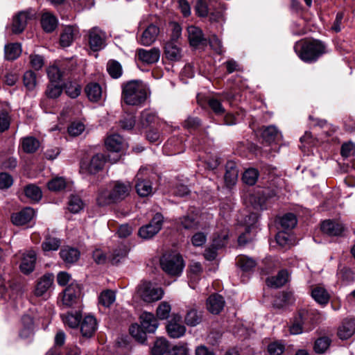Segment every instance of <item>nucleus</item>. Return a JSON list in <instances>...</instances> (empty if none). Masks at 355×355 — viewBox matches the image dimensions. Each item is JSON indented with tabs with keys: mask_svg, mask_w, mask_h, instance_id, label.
Instances as JSON below:
<instances>
[{
	"mask_svg": "<svg viewBox=\"0 0 355 355\" xmlns=\"http://www.w3.org/2000/svg\"><path fill=\"white\" fill-rule=\"evenodd\" d=\"M168 349V341L164 338H159L155 342L154 346L151 349V352L153 355H164Z\"/></svg>",
	"mask_w": 355,
	"mask_h": 355,
	"instance_id": "8fccbe9b",
	"label": "nucleus"
},
{
	"mask_svg": "<svg viewBox=\"0 0 355 355\" xmlns=\"http://www.w3.org/2000/svg\"><path fill=\"white\" fill-rule=\"evenodd\" d=\"M85 92L90 101L98 102L101 100L103 94L101 86L97 83H89L85 88Z\"/></svg>",
	"mask_w": 355,
	"mask_h": 355,
	"instance_id": "c85d7f7f",
	"label": "nucleus"
},
{
	"mask_svg": "<svg viewBox=\"0 0 355 355\" xmlns=\"http://www.w3.org/2000/svg\"><path fill=\"white\" fill-rule=\"evenodd\" d=\"M105 143L107 149L112 152L119 153L128 148V144L123 138L118 134L108 136Z\"/></svg>",
	"mask_w": 355,
	"mask_h": 355,
	"instance_id": "2eb2a0df",
	"label": "nucleus"
},
{
	"mask_svg": "<svg viewBox=\"0 0 355 355\" xmlns=\"http://www.w3.org/2000/svg\"><path fill=\"white\" fill-rule=\"evenodd\" d=\"M176 224L185 230H195L199 227L198 215L194 213L179 217L176 220Z\"/></svg>",
	"mask_w": 355,
	"mask_h": 355,
	"instance_id": "b1692460",
	"label": "nucleus"
},
{
	"mask_svg": "<svg viewBox=\"0 0 355 355\" xmlns=\"http://www.w3.org/2000/svg\"><path fill=\"white\" fill-rule=\"evenodd\" d=\"M22 327L19 331V336L21 338H28L33 331V320L28 315H25L21 318Z\"/></svg>",
	"mask_w": 355,
	"mask_h": 355,
	"instance_id": "f704fd0d",
	"label": "nucleus"
},
{
	"mask_svg": "<svg viewBox=\"0 0 355 355\" xmlns=\"http://www.w3.org/2000/svg\"><path fill=\"white\" fill-rule=\"evenodd\" d=\"M202 265L199 262H192L189 266V278L190 282H198L202 272Z\"/></svg>",
	"mask_w": 355,
	"mask_h": 355,
	"instance_id": "49530a36",
	"label": "nucleus"
},
{
	"mask_svg": "<svg viewBox=\"0 0 355 355\" xmlns=\"http://www.w3.org/2000/svg\"><path fill=\"white\" fill-rule=\"evenodd\" d=\"M297 220L293 214L288 213L283 216L280 220V225L284 230H291L295 227Z\"/></svg>",
	"mask_w": 355,
	"mask_h": 355,
	"instance_id": "4d7b16f0",
	"label": "nucleus"
},
{
	"mask_svg": "<svg viewBox=\"0 0 355 355\" xmlns=\"http://www.w3.org/2000/svg\"><path fill=\"white\" fill-rule=\"evenodd\" d=\"M89 44L90 48L97 51L105 46V34L97 27H94L89 31Z\"/></svg>",
	"mask_w": 355,
	"mask_h": 355,
	"instance_id": "9b49d317",
	"label": "nucleus"
},
{
	"mask_svg": "<svg viewBox=\"0 0 355 355\" xmlns=\"http://www.w3.org/2000/svg\"><path fill=\"white\" fill-rule=\"evenodd\" d=\"M338 279H340L343 284H347L352 282L354 279V275L353 271L348 268H342L337 273Z\"/></svg>",
	"mask_w": 355,
	"mask_h": 355,
	"instance_id": "bf43d9fd",
	"label": "nucleus"
},
{
	"mask_svg": "<svg viewBox=\"0 0 355 355\" xmlns=\"http://www.w3.org/2000/svg\"><path fill=\"white\" fill-rule=\"evenodd\" d=\"M344 230L343 225L335 220H326L321 224V230L329 236H340Z\"/></svg>",
	"mask_w": 355,
	"mask_h": 355,
	"instance_id": "aec40b11",
	"label": "nucleus"
},
{
	"mask_svg": "<svg viewBox=\"0 0 355 355\" xmlns=\"http://www.w3.org/2000/svg\"><path fill=\"white\" fill-rule=\"evenodd\" d=\"M41 24L45 32L51 33L57 27L58 19L52 13L44 12L41 17Z\"/></svg>",
	"mask_w": 355,
	"mask_h": 355,
	"instance_id": "2f4dec72",
	"label": "nucleus"
},
{
	"mask_svg": "<svg viewBox=\"0 0 355 355\" xmlns=\"http://www.w3.org/2000/svg\"><path fill=\"white\" fill-rule=\"evenodd\" d=\"M47 74L51 83L60 81L63 73L57 66H51L47 69Z\"/></svg>",
	"mask_w": 355,
	"mask_h": 355,
	"instance_id": "69168bd1",
	"label": "nucleus"
},
{
	"mask_svg": "<svg viewBox=\"0 0 355 355\" xmlns=\"http://www.w3.org/2000/svg\"><path fill=\"white\" fill-rule=\"evenodd\" d=\"M107 71L113 78H120L123 73L121 64L116 60H110L107 62Z\"/></svg>",
	"mask_w": 355,
	"mask_h": 355,
	"instance_id": "603ef678",
	"label": "nucleus"
},
{
	"mask_svg": "<svg viewBox=\"0 0 355 355\" xmlns=\"http://www.w3.org/2000/svg\"><path fill=\"white\" fill-rule=\"evenodd\" d=\"M294 48L300 59L306 62L316 61L325 53L324 44L318 40L297 42Z\"/></svg>",
	"mask_w": 355,
	"mask_h": 355,
	"instance_id": "20e7f679",
	"label": "nucleus"
},
{
	"mask_svg": "<svg viewBox=\"0 0 355 355\" xmlns=\"http://www.w3.org/2000/svg\"><path fill=\"white\" fill-rule=\"evenodd\" d=\"M166 331L168 336L173 338L182 337L186 333V327L182 324V316L179 314H173L166 325Z\"/></svg>",
	"mask_w": 355,
	"mask_h": 355,
	"instance_id": "1a4fd4ad",
	"label": "nucleus"
},
{
	"mask_svg": "<svg viewBox=\"0 0 355 355\" xmlns=\"http://www.w3.org/2000/svg\"><path fill=\"white\" fill-rule=\"evenodd\" d=\"M225 305L223 297L218 294H214L209 297L207 302V309L213 314H218Z\"/></svg>",
	"mask_w": 355,
	"mask_h": 355,
	"instance_id": "bb28decb",
	"label": "nucleus"
},
{
	"mask_svg": "<svg viewBox=\"0 0 355 355\" xmlns=\"http://www.w3.org/2000/svg\"><path fill=\"white\" fill-rule=\"evenodd\" d=\"M66 180L62 177H56L50 180L48 184V188L53 191H59L66 187Z\"/></svg>",
	"mask_w": 355,
	"mask_h": 355,
	"instance_id": "13d9d810",
	"label": "nucleus"
},
{
	"mask_svg": "<svg viewBox=\"0 0 355 355\" xmlns=\"http://www.w3.org/2000/svg\"><path fill=\"white\" fill-rule=\"evenodd\" d=\"M320 318L319 313L313 309H301L293 318L289 327L290 333L293 335L311 331Z\"/></svg>",
	"mask_w": 355,
	"mask_h": 355,
	"instance_id": "7ed1b4c3",
	"label": "nucleus"
},
{
	"mask_svg": "<svg viewBox=\"0 0 355 355\" xmlns=\"http://www.w3.org/2000/svg\"><path fill=\"white\" fill-rule=\"evenodd\" d=\"M62 88L53 83H51L46 90V94L49 98H55L60 96Z\"/></svg>",
	"mask_w": 355,
	"mask_h": 355,
	"instance_id": "774afa93",
	"label": "nucleus"
},
{
	"mask_svg": "<svg viewBox=\"0 0 355 355\" xmlns=\"http://www.w3.org/2000/svg\"><path fill=\"white\" fill-rule=\"evenodd\" d=\"M36 261V253L33 250H29L23 254L20 264V270L24 274L32 272L35 268Z\"/></svg>",
	"mask_w": 355,
	"mask_h": 355,
	"instance_id": "393cba45",
	"label": "nucleus"
},
{
	"mask_svg": "<svg viewBox=\"0 0 355 355\" xmlns=\"http://www.w3.org/2000/svg\"><path fill=\"white\" fill-rule=\"evenodd\" d=\"M130 335L140 343H144L146 340V333L142 329L141 325L133 324L129 329Z\"/></svg>",
	"mask_w": 355,
	"mask_h": 355,
	"instance_id": "09e8293b",
	"label": "nucleus"
},
{
	"mask_svg": "<svg viewBox=\"0 0 355 355\" xmlns=\"http://www.w3.org/2000/svg\"><path fill=\"white\" fill-rule=\"evenodd\" d=\"M130 190V182H114L109 185V188L99 191L97 203L100 206H105L122 200L129 195Z\"/></svg>",
	"mask_w": 355,
	"mask_h": 355,
	"instance_id": "f257e3e1",
	"label": "nucleus"
},
{
	"mask_svg": "<svg viewBox=\"0 0 355 355\" xmlns=\"http://www.w3.org/2000/svg\"><path fill=\"white\" fill-rule=\"evenodd\" d=\"M60 245L61 241L60 239L46 236L42 244V248L44 252L55 251L59 248Z\"/></svg>",
	"mask_w": 355,
	"mask_h": 355,
	"instance_id": "c03bdc74",
	"label": "nucleus"
},
{
	"mask_svg": "<svg viewBox=\"0 0 355 355\" xmlns=\"http://www.w3.org/2000/svg\"><path fill=\"white\" fill-rule=\"evenodd\" d=\"M66 94L72 98H77L81 92V87L76 82L69 81L64 84Z\"/></svg>",
	"mask_w": 355,
	"mask_h": 355,
	"instance_id": "5fc2aeb1",
	"label": "nucleus"
},
{
	"mask_svg": "<svg viewBox=\"0 0 355 355\" xmlns=\"http://www.w3.org/2000/svg\"><path fill=\"white\" fill-rule=\"evenodd\" d=\"M80 253L76 248L65 246L60 251V256L66 264H73L80 258Z\"/></svg>",
	"mask_w": 355,
	"mask_h": 355,
	"instance_id": "a878e982",
	"label": "nucleus"
},
{
	"mask_svg": "<svg viewBox=\"0 0 355 355\" xmlns=\"http://www.w3.org/2000/svg\"><path fill=\"white\" fill-rule=\"evenodd\" d=\"M40 147V141L32 137L24 138L22 141V148L28 153L36 151Z\"/></svg>",
	"mask_w": 355,
	"mask_h": 355,
	"instance_id": "3c124183",
	"label": "nucleus"
},
{
	"mask_svg": "<svg viewBox=\"0 0 355 355\" xmlns=\"http://www.w3.org/2000/svg\"><path fill=\"white\" fill-rule=\"evenodd\" d=\"M122 99L129 105L139 106L148 97L146 85L141 80H132L122 85Z\"/></svg>",
	"mask_w": 355,
	"mask_h": 355,
	"instance_id": "f03ea898",
	"label": "nucleus"
},
{
	"mask_svg": "<svg viewBox=\"0 0 355 355\" xmlns=\"http://www.w3.org/2000/svg\"><path fill=\"white\" fill-rule=\"evenodd\" d=\"M53 275L51 273L45 274L41 277L35 286V295L37 297L44 296L53 285Z\"/></svg>",
	"mask_w": 355,
	"mask_h": 355,
	"instance_id": "dca6fc26",
	"label": "nucleus"
},
{
	"mask_svg": "<svg viewBox=\"0 0 355 355\" xmlns=\"http://www.w3.org/2000/svg\"><path fill=\"white\" fill-rule=\"evenodd\" d=\"M138 59L144 64H153L158 62L160 57V51L158 48H152L149 50L139 49L137 51Z\"/></svg>",
	"mask_w": 355,
	"mask_h": 355,
	"instance_id": "4468645a",
	"label": "nucleus"
},
{
	"mask_svg": "<svg viewBox=\"0 0 355 355\" xmlns=\"http://www.w3.org/2000/svg\"><path fill=\"white\" fill-rule=\"evenodd\" d=\"M128 253V250L125 245H120L114 249L110 257V261L112 264H117L123 259Z\"/></svg>",
	"mask_w": 355,
	"mask_h": 355,
	"instance_id": "6e6d98bb",
	"label": "nucleus"
},
{
	"mask_svg": "<svg viewBox=\"0 0 355 355\" xmlns=\"http://www.w3.org/2000/svg\"><path fill=\"white\" fill-rule=\"evenodd\" d=\"M284 349V345L279 341L272 342L268 346L270 355H282Z\"/></svg>",
	"mask_w": 355,
	"mask_h": 355,
	"instance_id": "338daca9",
	"label": "nucleus"
},
{
	"mask_svg": "<svg viewBox=\"0 0 355 355\" xmlns=\"http://www.w3.org/2000/svg\"><path fill=\"white\" fill-rule=\"evenodd\" d=\"M81 315L78 312L75 313H68L62 316L63 322L70 328H76L79 326Z\"/></svg>",
	"mask_w": 355,
	"mask_h": 355,
	"instance_id": "de8ad7c7",
	"label": "nucleus"
},
{
	"mask_svg": "<svg viewBox=\"0 0 355 355\" xmlns=\"http://www.w3.org/2000/svg\"><path fill=\"white\" fill-rule=\"evenodd\" d=\"M164 55L171 61H178L182 57L181 50L174 41H169L166 43Z\"/></svg>",
	"mask_w": 355,
	"mask_h": 355,
	"instance_id": "c756f323",
	"label": "nucleus"
},
{
	"mask_svg": "<svg viewBox=\"0 0 355 355\" xmlns=\"http://www.w3.org/2000/svg\"><path fill=\"white\" fill-rule=\"evenodd\" d=\"M226 171L225 174V182L227 187L234 185L237 181L239 171L234 162H227L226 164Z\"/></svg>",
	"mask_w": 355,
	"mask_h": 355,
	"instance_id": "cd10ccee",
	"label": "nucleus"
},
{
	"mask_svg": "<svg viewBox=\"0 0 355 355\" xmlns=\"http://www.w3.org/2000/svg\"><path fill=\"white\" fill-rule=\"evenodd\" d=\"M208 105L210 109L216 115H222L225 112V110L223 107L220 101L216 98H210L208 101Z\"/></svg>",
	"mask_w": 355,
	"mask_h": 355,
	"instance_id": "e2e57ef3",
	"label": "nucleus"
},
{
	"mask_svg": "<svg viewBox=\"0 0 355 355\" xmlns=\"http://www.w3.org/2000/svg\"><path fill=\"white\" fill-rule=\"evenodd\" d=\"M228 238L227 232H223L220 235L215 236L213 239V247L205 250L204 256L209 261L214 260L216 257V249L223 247Z\"/></svg>",
	"mask_w": 355,
	"mask_h": 355,
	"instance_id": "ddd939ff",
	"label": "nucleus"
},
{
	"mask_svg": "<svg viewBox=\"0 0 355 355\" xmlns=\"http://www.w3.org/2000/svg\"><path fill=\"white\" fill-rule=\"evenodd\" d=\"M159 33L158 26L153 24H149L137 39L138 42L143 46H148L153 44Z\"/></svg>",
	"mask_w": 355,
	"mask_h": 355,
	"instance_id": "f8f14e48",
	"label": "nucleus"
},
{
	"mask_svg": "<svg viewBox=\"0 0 355 355\" xmlns=\"http://www.w3.org/2000/svg\"><path fill=\"white\" fill-rule=\"evenodd\" d=\"M80 324L81 334L86 338H91L97 329L96 320L91 315H86Z\"/></svg>",
	"mask_w": 355,
	"mask_h": 355,
	"instance_id": "4be33fe9",
	"label": "nucleus"
},
{
	"mask_svg": "<svg viewBox=\"0 0 355 355\" xmlns=\"http://www.w3.org/2000/svg\"><path fill=\"white\" fill-rule=\"evenodd\" d=\"M288 279V272L286 270H280L275 277H268L266 284L272 288H279L284 286Z\"/></svg>",
	"mask_w": 355,
	"mask_h": 355,
	"instance_id": "72a5a7b5",
	"label": "nucleus"
},
{
	"mask_svg": "<svg viewBox=\"0 0 355 355\" xmlns=\"http://www.w3.org/2000/svg\"><path fill=\"white\" fill-rule=\"evenodd\" d=\"M116 300L115 293L112 290L102 291L98 297V304L105 308L110 307Z\"/></svg>",
	"mask_w": 355,
	"mask_h": 355,
	"instance_id": "ea45409f",
	"label": "nucleus"
},
{
	"mask_svg": "<svg viewBox=\"0 0 355 355\" xmlns=\"http://www.w3.org/2000/svg\"><path fill=\"white\" fill-rule=\"evenodd\" d=\"M35 13L33 10L21 11L13 19L12 31L14 33H21L28 21L34 18Z\"/></svg>",
	"mask_w": 355,
	"mask_h": 355,
	"instance_id": "9d476101",
	"label": "nucleus"
},
{
	"mask_svg": "<svg viewBox=\"0 0 355 355\" xmlns=\"http://www.w3.org/2000/svg\"><path fill=\"white\" fill-rule=\"evenodd\" d=\"M312 297L320 304L325 305L329 302V294L324 287L317 286L311 290Z\"/></svg>",
	"mask_w": 355,
	"mask_h": 355,
	"instance_id": "e433bc0d",
	"label": "nucleus"
},
{
	"mask_svg": "<svg viewBox=\"0 0 355 355\" xmlns=\"http://www.w3.org/2000/svg\"><path fill=\"white\" fill-rule=\"evenodd\" d=\"M259 172L255 168L247 169L243 174V182L249 185H254L258 178Z\"/></svg>",
	"mask_w": 355,
	"mask_h": 355,
	"instance_id": "052dcab7",
	"label": "nucleus"
},
{
	"mask_svg": "<svg viewBox=\"0 0 355 355\" xmlns=\"http://www.w3.org/2000/svg\"><path fill=\"white\" fill-rule=\"evenodd\" d=\"M141 327L146 333H154L159 323L155 315L148 312H144L140 316Z\"/></svg>",
	"mask_w": 355,
	"mask_h": 355,
	"instance_id": "412c9836",
	"label": "nucleus"
},
{
	"mask_svg": "<svg viewBox=\"0 0 355 355\" xmlns=\"http://www.w3.org/2000/svg\"><path fill=\"white\" fill-rule=\"evenodd\" d=\"M35 216V211L33 208L26 207L21 211L13 214L11 219L15 225H24L30 222Z\"/></svg>",
	"mask_w": 355,
	"mask_h": 355,
	"instance_id": "5701e85b",
	"label": "nucleus"
},
{
	"mask_svg": "<svg viewBox=\"0 0 355 355\" xmlns=\"http://www.w3.org/2000/svg\"><path fill=\"white\" fill-rule=\"evenodd\" d=\"M36 75L32 71H27L24 75V84L28 90H32L36 86Z\"/></svg>",
	"mask_w": 355,
	"mask_h": 355,
	"instance_id": "0e129e2a",
	"label": "nucleus"
},
{
	"mask_svg": "<svg viewBox=\"0 0 355 355\" xmlns=\"http://www.w3.org/2000/svg\"><path fill=\"white\" fill-rule=\"evenodd\" d=\"M236 265L243 271L250 272L257 266L254 259L245 255H239L236 258Z\"/></svg>",
	"mask_w": 355,
	"mask_h": 355,
	"instance_id": "4c0bfd02",
	"label": "nucleus"
},
{
	"mask_svg": "<svg viewBox=\"0 0 355 355\" xmlns=\"http://www.w3.org/2000/svg\"><path fill=\"white\" fill-rule=\"evenodd\" d=\"M80 295V288L77 284H70L64 290L62 297L64 304L67 306H71L76 302L78 297Z\"/></svg>",
	"mask_w": 355,
	"mask_h": 355,
	"instance_id": "a211bd4d",
	"label": "nucleus"
},
{
	"mask_svg": "<svg viewBox=\"0 0 355 355\" xmlns=\"http://www.w3.org/2000/svg\"><path fill=\"white\" fill-rule=\"evenodd\" d=\"M138 293L144 302L150 303L160 300L163 296L164 291L151 282H143L139 286Z\"/></svg>",
	"mask_w": 355,
	"mask_h": 355,
	"instance_id": "423d86ee",
	"label": "nucleus"
},
{
	"mask_svg": "<svg viewBox=\"0 0 355 355\" xmlns=\"http://www.w3.org/2000/svg\"><path fill=\"white\" fill-rule=\"evenodd\" d=\"M162 270L171 276H180L184 268L182 256L176 252L166 253L160 259Z\"/></svg>",
	"mask_w": 355,
	"mask_h": 355,
	"instance_id": "39448f33",
	"label": "nucleus"
},
{
	"mask_svg": "<svg viewBox=\"0 0 355 355\" xmlns=\"http://www.w3.org/2000/svg\"><path fill=\"white\" fill-rule=\"evenodd\" d=\"M84 208L82 199L76 195H71L68 202V209L73 214H78Z\"/></svg>",
	"mask_w": 355,
	"mask_h": 355,
	"instance_id": "a18cd8bd",
	"label": "nucleus"
},
{
	"mask_svg": "<svg viewBox=\"0 0 355 355\" xmlns=\"http://www.w3.org/2000/svg\"><path fill=\"white\" fill-rule=\"evenodd\" d=\"M105 163V157L103 154L94 155L87 166V171L91 174H95L103 168Z\"/></svg>",
	"mask_w": 355,
	"mask_h": 355,
	"instance_id": "473e14b6",
	"label": "nucleus"
},
{
	"mask_svg": "<svg viewBox=\"0 0 355 355\" xmlns=\"http://www.w3.org/2000/svg\"><path fill=\"white\" fill-rule=\"evenodd\" d=\"M188 38L190 45L193 47L206 45L207 41L202 31L199 28L191 26L187 28Z\"/></svg>",
	"mask_w": 355,
	"mask_h": 355,
	"instance_id": "6ab92c4d",
	"label": "nucleus"
},
{
	"mask_svg": "<svg viewBox=\"0 0 355 355\" xmlns=\"http://www.w3.org/2000/svg\"><path fill=\"white\" fill-rule=\"evenodd\" d=\"M135 188L137 193L142 197H146L153 192L152 183L148 179V170L140 168L136 177Z\"/></svg>",
	"mask_w": 355,
	"mask_h": 355,
	"instance_id": "6e6552de",
	"label": "nucleus"
},
{
	"mask_svg": "<svg viewBox=\"0 0 355 355\" xmlns=\"http://www.w3.org/2000/svg\"><path fill=\"white\" fill-rule=\"evenodd\" d=\"M355 332V322L352 319H345L339 327L338 335L340 339L345 340Z\"/></svg>",
	"mask_w": 355,
	"mask_h": 355,
	"instance_id": "7c9ffc66",
	"label": "nucleus"
},
{
	"mask_svg": "<svg viewBox=\"0 0 355 355\" xmlns=\"http://www.w3.org/2000/svg\"><path fill=\"white\" fill-rule=\"evenodd\" d=\"M79 35V29L76 26H67L60 34V44L62 47L69 46Z\"/></svg>",
	"mask_w": 355,
	"mask_h": 355,
	"instance_id": "f3484780",
	"label": "nucleus"
},
{
	"mask_svg": "<svg viewBox=\"0 0 355 355\" xmlns=\"http://www.w3.org/2000/svg\"><path fill=\"white\" fill-rule=\"evenodd\" d=\"M279 136L278 130L274 125L265 127L262 130L261 137L263 141L268 144L275 141Z\"/></svg>",
	"mask_w": 355,
	"mask_h": 355,
	"instance_id": "58836bf2",
	"label": "nucleus"
},
{
	"mask_svg": "<svg viewBox=\"0 0 355 355\" xmlns=\"http://www.w3.org/2000/svg\"><path fill=\"white\" fill-rule=\"evenodd\" d=\"M202 320V313L196 309L189 310L185 316L184 322L189 327H196Z\"/></svg>",
	"mask_w": 355,
	"mask_h": 355,
	"instance_id": "c9c22d12",
	"label": "nucleus"
},
{
	"mask_svg": "<svg viewBox=\"0 0 355 355\" xmlns=\"http://www.w3.org/2000/svg\"><path fill=\"white\" fill-rule=\"evenodd\" d=\"M331 340L327 336H322L315 341L314 350L318 354H322L329 347Z\"/></svg>",
	"mask_w": 355,
	"mask_h": 355,
	"instance_id": "864d4df0",
	"label": "nucleus"
},
{
	"mask_svg": "<svg viewBox=\"0 0 355 355\" xmlns=\"http://www.w3.org/2000/svg\"><path fill=\"white\" fill-rule=\"evenodd\" d=\"M158 119L155 113L150 110H144L140 116V124L141 128H146L157 123Z\"/></svg>",
	"mask_w": 355,
	"mask_h": 355,
	"instance_id": "79ce46f5",
	"label": "nucleus"
},
{
	"mask_svg": "<svg viewBox=\"0 0 355 355\" xmlns=\"http://www.w3.org/2000/svg\"><path fill=\"white\" fill-rule=\"evenodd\" d=\"M5 58L8 60L17 59L21 53V46L18 43H12L5 46Z\"/></svg>",
	"mask_w": 355,
	"mask_h": 355,
	"instance_id": "a19ab883",
	"label": "nucleus"
},
{
	"mask_svg": "<svg viewBox=\"0 0 355 355\" xmlns=\"http://www.w3.org/2000/svg\"><path fill=\"white\" fill-rule=\"evenodd\" d=\"M171 311V305L166 302H162L157 308L156 314L159 319L165 320L168 318Z\"/></svg>",
	"mask_w": 355,
	"mask_h": 355,
	"instance_id": "680f3d73",
	"label": "nucleus"
},
{
	"mask_svg": "<svg viewBox=\"0 0 355 355\" xmlns=\"http://www.w3.org/2000/svg\"><path fill=\"white\" fill-rule=\"evenodd\" d=\"M24 193L28 198L33 202H38L41 200L42 196L41 189L34 184L26 186L24 187Z\"/></svg>",
	"mask_w": 355,
	"mask_h": 355,
	"instance_id": "37998d69",
	"label": "nucleus"
},
{
	"mask_svg": "<svg viewBox=\"0 0 355 355\" xmlns=\"http://www.w3.org/2000/svg\"><path fill=\"white\" fill-rule=\"evenodd\" d=\"M164 217L160 213H157L150 222L139 230V235L144 239H150L157 234L162 229Z\"/></svg>",
	"mask_w": 355,
	"mask_h": 355,
	"instance_id": "0eeeda50",
	"label": "nucleus"
}]
</instances>
